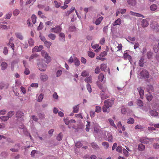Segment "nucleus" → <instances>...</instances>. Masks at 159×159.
I'll list each match as a JSON object with an SVG mask.
<instances>
[{"instance_id": "f257e3e1", "label": "nucleus", "mask_w": 159, "mask_h": 159, "mask_svg": "<svg viewBox=\"0 0 159 159\" xmlns=\"http://www.w3.org/2000/svg\"><path fill=\"white\" fill-rule=\"evenodd\" d=\"M42 55L44 58L46 59V62L47 63H49L51 61V59L48 54L45 51L43 50L41 52Z\"/></svg>"}, {"instance_id": "f03ea898", "label": "nucleus", "mask_w": 159, "mask_h": 159, "mask_svg": "<svg viewBox=\"0 0 159 159\" xmlns=\"http://www.w3.org/2000/svg\"><path fill=\"white\" fill-rule=\"evenodd\" d=\"M114 100L115 99L114 98H112L111 100H106L104 102V105L108 107H111L114 104Z\"/></svg>"}, {"instance_id": "7ed1b4c3", "label": "nucleus", "mask_w": 159, "mask_h": 159, "mask_svg": "<svg viewBox=\"0 0 159 159\" xmlns=\"http://www.w3.org/2000/svg\"><path fill=\"white\" fill-rule=\"evenodd\" d=\"M97 84L98 87L102 92L105 93L107 91V89L106 85L102 84L99 82H97Z\"/></svg>"}, {"instance_id": "20e7f679", "label": "nucleus", "mask_w": 159, "mask_h": 159, "mask_svg": "<svg viewBox=\"0 0 159 159\" xmlns=\"http://www.w3.org/2000/svg\"><path fill=\"white\" fill-rule=\"evenodd\" d=\"M151 26L152 29L155 30L157 32L159 31V25L157 22H153L151 25Z\"/></svg>"}, {"instance_id": "39448f33", "label": "nucleus", "mask_w": 159, "mask_h": 159, "mask_svg": "<svg viewBox=\"0 0 159 159\" xmlns=\"http://www.w3.org/2000/svg\"><path fill=\"white\" fill-rule=\"evenodd\" d=\"M61 28L60 26L58 25L55 27L52 28L50 31L51 32H54L56 33H57L61 31Z\"/></svg>"}, {"instance_id": "423d86ee", "label": "nucleus", "mask_w": 159, "mask_h": 159, "mask_svg": "<svg viewBox=\"0 0 159 159\" xmlns=\"http://www.w3.org/2000/svg\"><path fill=\"white\" fill-rule=\"evenodd\" d=\"M141 75L144 78H149V73L146 70H143L140 72Z\"/></svg>"}, {"instance_id": "0eeeda50", "label": "nucleus", "mask_w": 159, "mask_h": 159, "mask_svg": "<svg viewBox=\"0 0 159 159\" xmlns=\"http://www.w3.org/2000/svg\"><path fill=\"white\" fill-rule=\"evenodd\" d=\"M39 69L43 71H45L47 67V65L45 64H43L41 63H39L38 64Z\"/></svg>"}, {"instance_id": "6e6552de", "label": "nucleus", "mask_w": 159, "mask_h": 159, "mask_svg": "<svg viewBox=\"0 0 159 159\" xmlns=\"http://www.w3.org/2000/svg\"><path fill=\"white\" fill-rule=\"evenodd\" d=\"M124 58L125 60H126L128 59L129 61L131 64L133 62V61L132 58L128 54L127 52L125 53L123 55Z\"/></svg>"}, {"instance_id": "1a4fd4ad", "label": "nucleus", "mask_w": 159, "mask_h": 159, "mask_svg": "<svg viewBox=\"0 0 159 159\" xmlns=\"http://www.w3.org/2000/svg\"><path fill=\"white\" fill-rule=\"evenodd\" d=\"M43 48V47L42 45H40L39 47L36 46L32 49V52H39Z\"/></svg>"}, {"instance_id": "9d476101", "label": "nucleus", "mask_w": 159, "mask_h": 159, "mask_svg": "<svg viewBox=\"0 0 159 159\" xmlns=\"http://www.w3.org/2000/svg\"><path fill=\"white\" fill-rule=\"evenodd\" d=\"M150 139L146 137L141 138L139 139V141L142 143L147 144L149 143Z\"/></svg>"}, {"instance_id": "9b49d317", "label": "nucleus", "mask_w": 159, "mask_h": 159, "mask_svg": "<svg viewBox=\"0 0 159 159\" xmlns=\"http://www.w3.org/2000/svg\"><path fill=\"white\" fill-rule=\"evenodd\" d=\"M40 77L41 80L43 81H46L48 78V76L43 73L40 74Z\"/></svg>"}, {"instance_id": "f8f14e48", "label": "nucleus", "mask_w": 159, "mask_h": 159, "mask_svg": "<svg viewBox=\"0 0 159 159\" xmlns=\"http://www.w3.org/2000/svg\"><path fill=\"white\" fill-rule=\"evenodd\" d=\"M59 40L63 42L65 41V34L63 33H59Z\"/></svg>"}, {"instance_id": "ddd939ff", "label": "nucleus", "mask_w": 159, "mask_h": 159, "mask_svg": "<svg viewBox=\"0 0 159 159\" xmlns=\"http://www.w3.org/2000/svg\"><path fill=\"white\" fill-rule=\"evenodd\" d=\"M129 14L131 15L135 16L137 17L144 18V16L143 15L139 13L134 12L133 11H130Z\"/></svg>"}, {"instance_id": "4468645a", "label": "nucleus", "mask_w": 159, "mask_h": 159, "mask_svg": "<svg viewBox=\"0 0 159 159\" xmlns=\"http://www.w3.org/2000/svg\"><path fill=\"white\" fill-rule=\"evenodd\" d=\"M156 42L157 44V45H154L153 49L155 52H157L158 51V49L159 48V40L157 39Z\"/></svg>"}, {"instance_id": "2eb2a0df", "label": "nucleus", "mask_w": 159, "mask_h": 159, "mask_svg": "<svg viewBox=\"0 0 159 159\" xmlns=\"http://www.w3.org/2000/svg\"><path fill=\"white\" fill-rule=\"evenodd\" d=\"M137 89L139 92L141 98H143L144 95V90L141 87H139L137 88Z\"/></svg>"}, {"instance_id": "dca6fc26", "label": "nucleus", "mask_w": 159, "mask_h": 159, "mask_svg": "<svg viewBox=\"0 0 159 159\" xmlns=\"http://www.w3.org/2000/svg\"><path fill=\"white\" fill-rule=\"evenodd\" d=\"M13 37H11L9 40V42L8 44L11 47L13 50H14L15 45L13 43L11 42L13 41Z\"/></svg>"}, {"instance_id": "f3484780", "label": "nucleus", "mask_w": 159, "mask_h": 159, "mask_svg": "<svg viewBox=\"0 0 159 159\" xmlns=\"http://www.w3.org/2000/svg\"><path fill=\"white\" fill-rule=\"evenodd\" d=\"M141 25L142 27L144 28L148 25V23L147 20L143 19L141 21Z\"/></svg>"}, {"instance_id": "a211bd4d", "label": "nucleus", "mask_w": 159, "mask_h": 159, "mask_svg": "<svg viewBox=\"0 0 159 159\" xmlns=\"http://www.w3.org/2000/svg\"><path fill=\"white\" fill-rule=\"evenodd\" d=\"M1 67L2 70H4L7 69V64L5 62H3L1 64Z\"/></svg>"}, {"instance_id": "6ab92c4d", "label": "nucleus", "mask_w": 159, "mask_h": 159, "mask_svg": "<svg viewBox=\"0 0 159 159\" xmlns=\"http://www.w3.org/2000/svg\"><path fill=\"white\" fill-rule=\"evenodd\" d=\"M127 2L128 4L130 6H134L136 4V0H128Z\"/></svg>"}, {"instance_id": "aec40b11", "label": "nucleus", "mask_w": 159, "mask_h": 159, "mask_svg": "<svg viewBox=\"0 0 159 159\" xmlns=\"http://www.w3.org/2000/svg\"><path fill=\"white\" fill-rule=\"evenodd\" d=\"M15 147H17V148H12L10 149V150L14 152H16L18 151L19 149L20 148V145L19 144H16L15 146Z\"/></svg>"}, {"instance_id": "412c9836", "label": "nucleus", "mask_w": 159, "mask_h": 159, "mask_svg": "<svg viewBox=\"0 0 159 159\" xmlns=\"http://www.w3.org/2000/svg\"><path fill=\"white\" fill-rule=\"evenodd\" d=\"M150 113L152 116H157L158 115V113L156 110H152L150 111Z\"/></svg>"}, {"instance_id": "4be33fe9", "label": "nucleus", "mask_w": 159, "mask_h": 159, "mask_svg": "<svg viewBox=\"0 0 159 159\" xmlns=\"http://www.w3.org/2000/svg\"><path fill=\"white\" fill-rule=\"evenodd\" d=\"M15 35L16 38L20 39L22 40L23 39V37L21 33L19 32H16L15 33Z\"/></svg>"}, {"instance_id": "5701e85b", "label": "nucleus", "mask_w": 159, "mask_h": 159, "mask_svg": "<svg viewBox=\"0 0 159 159\" xmlns=\"http://www.w3.org/2000/svg\"><path fill=\"white\" fill-rule=\"evenodd\" d=\"M103 19V17L102 16H100L96 20L95 24L97 25H98L100 24Z\"/></svg>"}, {"instance_id": "b1692460", "label": "nucleus", "mask_w": 159, "mask_h": 159, "mask_svg": "<svg viewBox=\"0 0 159 159\" xmlns=\"http://www.w3.org/2000/svg\"><path fill=\"white\" fill-rule=\"evenodd\" d=\"M121 22V20L120 18L117 19L113 23V25L114 26L119 25H120Z\"/></svg>"}, {"instance_id": "393cba45", "label": "nucleus", "mask_w": 159, "mask_h": 159, "mask_svg": "<svg viewBox=\"0 0 159 159\" xmlns=\"http://www.w3.org/2000/svg\"><path fill=\"white\" fill-rule=\"evenodd\" d=\"M85 81L88 83H92V78L90 75L84 79Z\"/></svg>"}, {"instance_id": "a878e982", "label": "nucleus", "mask_w": 159, "mask_h": 159, "mask_svg": "<svg viewBox=\"0 0 159 159\" xmlns=\"http://www.w3.org/2000/svg\"><path fill=\"white\" fill-rule=\"evenodd\" d=\"M146 88L147 91L149 93H150L153 90L152 86L151 85H147Z\"/></svg>"}, {"instance_id": "bb28decb", "label": "nucleus", "mask_w": 159, "mask_h": 159, "mask_svg": "<svg viewBox=\"0 0 159 159\" xmlns=\"http://www.w3.org/2000/svg\"><path fill=\"white\" fill-rule=\"evenodd\" d=\"M24 116V113L20 111H19L16 114V116L17 118L21 117Z\"/></svg>"}, {"instance_id": "cd10ccee", "label": "nucleus", "mask_w": 159, "mask_h": 159, "mask_svg": "<svg viewBox=\"0 0 159 159\" xmlns=\"http://www.w3.org/2000/svg\"><path fill=\"white\" fill-rule=\"evenodd\" d=\"M145 146L142 143L138 145V150L139 151H142L144 150Z\"/></svg>"}, {"instance_id": "c85d7f7f", "label": "nucleus", "mask_w": 159, "mask_h": 159, "mask_svg": "<svg viewBox=\"0 0 159 159\" xmlns=\"http://www.w3.org/2000/svg\"><path fill=\"white\" fill-rule=\"evenodd\" d=\"M107 141L109 142H113V137L112 134L110 133H107Z\"/></svg>"}, {"instance_id": "c756f323", "label": "nucleus", "mask_w": 159, "mask_h": 159, "mask_svg": "<svg viewBox=\"0 0 159 159\" xmlns=\"http://www.w3.org/2000/svg\"><path fill=\"white\" fill-rule=\"evenodd\" d=\"M150 8L151 11H154L157 9V6L156 5L153 4L150 6Z\"/></svg>"}, {"instance_id": "7c9ffc66", "label": "nucleus", "mask_w": 159, "mask_h": 159, "mask_svg": "<svg viewBox=\"0 0 159 159\" xmlns=\"http://www.w3.org/2000/svg\"><path fill=\"white\" fill-rule=\"evenodd\" d=\"M144 59L143 57H142L139 60V65L140 66L143 67L144 66Z\"/></svg>"}, {"instance_id": "2f4dec72", "label": "nucleus", "mask_w": 159, "mask_h": 159, "mask_svg": "<svg viewBox=\"0 0 159 159\" xmlns=\"http://www.w3.org/2000/svg\"><path fill=\"white\" fill-rule=\"evenodd\" d=\"M100 96L101 99L102 100H104L109 97V96L108 95L105 93H101Z\"/></svg>"}, {"instance_id": "473e14b6", "label": "nucleus", "mask_w": 159, "mask_h": 159, "mask_svg": "<svg viewBox=\"0 0 159 159\" xmlns=\"http://www.w3.org/2000/svg\"><path fill=\"white\" fill-rule=\"evenodd\" d=\"M75 64L76 66H79L80 64V62L79 59L76 57H75L74 59Z\"/></svg>"}, {"instance_id": "72a5a7b5", "label": "nucleus", "mask_w": 159, "mask_h": 159, "mask_svg": "<svg viewBox=\"0 0 159 159\" xmlns=\"http://www.w3.org/2000/svg\"><path fill=\"white\" fill-rule=\"evenodd\" d=\"M48 37L52 40H54L56 38V35L50 33L48 35Z\"/></svg>"}, {"instance_id": "f704fd0d", "label": "nucleus", "mask_w": 159, "mask_h": 159, "mask_svg": "<svg viewBox=\"0 0 159 159\" xmlns=\"http://www.w3.org/2000/svg\"><path fill=\"white\" fill-rule=\"evenodd\" d=\"M89 75V72L85 70L83 71L81 74V75L84 77H87Z\"/></svg>"}, {"instance_id": "c9c22d12", "label": "nucleus", "mask_w": 159, "mask_h": 159, "mask_svg": "<svg viewBox=\"0 0 159 159\" xmlns=\"http://www.w3.org/2000/svg\"><path fill=\"white\" fill-rule=\"evenodd\" d=\"M100 67L102 71H105L107 68V66L106 64H101Z\"/></svg>"}, {"instance_id": "e433bc0d", "label": "nucleus", "mask_w": 159, "mask_h": 159, "mask_svg": "<svg viewBox=\"0 0 159 159\" xmlns=\"http://www.w3.org/2000/svg\"><path fill=\"white\" fill-rule=\"evenodd\" d=\"M78 105L75 106L73 107V112L74 113H77L79 111V107H78Z\"/></svg>"}, {"instance_id": "4c0bfd02", "label": "nucleus", "mask_w": 159, "mask_h": 159, "mask_svg": "<svg viewBox=\"0 0 159 159\" xmlns=\"http://www.w3.org/2000/svg\"><path fill=\"white\" fill-rule=\"evenodd\" d=\"M18 63V61H14L11 63V67L12 70H13L14 67L15 65Z\"/></svg>"}, {"instance_id": "58836bf2", "label": "nucleus", "mask_w": 159, "mask_h": 159, "mask_svg": "<svg viewBox=\"0 0 159 159\" xmlns=\"http://www.w3.org/2000/svg\"><path fill=\"white\" fill-rule=\"evenodd\" d=\"M29 45L30 46H33L34 44V41L31 38H30L28 40Z\"/></svg>"}, {"instance_id": "ea45409f", "label": "nucleus", "mask_w": 159, "mask_h": 159, "mask_svg": "<svg viewBox=\"0 0 159 159\" xmlns=\"http://www.w3.org/2000/svg\"><path fill=\"white\" fill-rule=\"evenodd\" d=\"M63 135L62 133H60L57 136V139L58 141H61L62 139Z\"/></svg>"}, {"instance_id": "a19ab883", "label": "nucleus", "mask_w": 159, "mask_h": 159, "mask_svg": "<svg viewBox=\"0 0 159 159\" xmlns=\"http://www.w3.org/2000/svg\"><path fill=\"white\" fill-rule=\"evenodd\" d=\"M102 145L103 146L104 148L106 149H107L109 146V144L106 142H103L102 143Z\"/></svg>"}, {"instance_id": "79ce46f5", "label": "nucleus", "mask_w": 159, "mask_h": 159, "mask_svg": "<svg viewBox=\"0 0 159 159\" xmlns=\"http://www.w3.org/2000/svg\"><path fill=\"white\" fill-rule=\"evenodd\" d=\"M75 8L74 7H72L71 8V10L67 11L66 13V16L69 15L71 13L75 10Z\"/></svg>"}, {"instance_id": "37998d69", "label": "nucleus", "mask_w": 159, "mask_h": 159, "mask_svg": "<svg viewBox=\"0 0 159 159\" xmlns=\"http://www.w3.org/2000/svg\"><path fill=\"white\" fill-rule=\"evenodd\" d=\"M15 112L14 111H9L7 114V116L9 118H11L14 115Z\"/></svg>"}, {"instance_id": "c03bdc74", "label": "nucleus", "mask_w": 159, "mask_h": 159, "mask_svg": "<svg viewBox=\"0 0 159 159\" xmlns=\"http://www.w3.org/2000/svg\"><path fill=\"white\" fill-rule=\"evenodd\" d=\"M109 107H107V106H105V105H104L102 107V111L103 112H107L108 113L109 112V111L108 109Z\"/></svg>"}, {"instance_id": "a18cd8bd", "label": "nucleus", "mask_w": 159, "mask_h": 159, "mask_svg": "<svg viewBox=\"0 0 159 159\" xmlns=\"http://www.w3.org/2000/svg\"><path fill=\"white\" fill-rule=\"evenodd\" d=\"M0 119L3 121H6L9 119V118L7 116H2L0 117Z\"/></svg>"}, {"instance_id": "49530a36", "label": "nucleus", "mask_w": 159, "mask_h": 159, "mask_svg": "<svg viewBox=\"0 0 159 159\" xmlns=\"http://www.w3.org/2000/svg\"><path fill=\"white\" fill-rule=\"evenodd\" d=\"M137 105L139 107H142L143 105V103L142 101L139 99L137 100Z\"/></svg>"}, {"instance_id": "de8ad7c7", "label": "nucleus", "mask_w": 159, "mask_h": 159, "mask_svg": "<svg viewBox=\"0 0 159 159\" xmlns=\"http://www.w3.org/2000/svg\"><path fill=\"white\" fill-rule=\"evenodd\" d=\"M104 78V76L103 74L101 73L98 76V79L99 81L102 82Z\"/></svg>"}, {"instance_id": "09e8293b", "label": "nucleus", "mask_w": 159, "mask_h": 159, "mask_svg": "<svg viewBox=\"0 0 159 159\" xmlns=\"http://www.w3.org/2000/svg\"><path fill=\"white\" fill-rule=\"evenodd\" d=\"M31 20H32V21L33 22V23L34 24L36 21V16L34 15H32L31 17Z\"/></svg>"}, {"instance_id": "8fccbe9b", "label": "nucleus", "mask_w": 159, "mask_h": 159, "mask_svg": "<svg viewBox=\"0 0 159 159\" xmlns=\"http://www.w3.org/2000/svg\"><path fill=\"white\" fill-rule=\"evenodd\" d=\"M108 120L110 123V125L111 126L114 127L115 128H117L116 126L115 125L114 122V121L112 119H109Z\"/></svg>"}, {"instance_id": "3c124183", "label": "nucleus", "mask_w": 159, "mask_h": 159, "mask_svg": "<svg viewBox=\"0 0 159 159\" xmlns=\"http://www.w3.org/2000/svg\"><path fill=\"white\" fill-rule=\"evenodd\" d=\"M134 122V120L132 118H129L128 120L127 123L129 124H133Z\"/></svg>"}, {"instance_id": "603ef678", "label": "nucleus", "mask_w": 159, "mask_h": 159, "mask_svg": "<svg viewBox=\"0 0 159 159\" xmlns=\"http://www.w3.org/2000/svg\"><path fill=\"white\" fill-rule=\"evenodd\" d=\"M123 150L122 147L121 146H118L116 149V151L119 152L121 153Z\"/></svg>"}, {"instance_id": "864d4df0", "label": "nucleus", "mask_w": 159, "mask_h": 159, "mask_svg": "<svg viewBox=\"0 0 159 159\" xmlns=\"http://www.w3.org/2000/svg\"><path fill=\"white\" fill-rule=\"evenodd\" d=\"M54 2L55 6L56 8H58L61 6V3L60 2H58L57 1H54Z\"/></svg>"}, {"instance_id": "5fc2aeb1", "label": "nucleus", "mask_w": 159, "mask_h": 159, "mask_svg": "<svg viewBox=\"0 0 159 159\" xmlns=\"http://www.w3.org/2000/svg\"><path fill=\"white\" fill-rule=\"evenodd\" d=\"M88 54L89 57L92 58L95 56V53L89 51L88 52Z\"/></svg>"}, {"instance_id": "6e6d98bb", "label": "nucleus", "mask_w": 159, "mask_h": 159, "mask_svg": "<svg viewBox=\"0 0 159 159\" xmlns=\"http://www.w3.org/2000/svg\"><path fill=\"white\" fill-rule=\"evenodd\" d=\"M152 56V53L151 52H148L147 54V57L148 59H151Z\"/></svg>"}, {"instance_id": "4d7b16f0", "label": "nucleus", "mask_w": 159, "mask_h": 159, "mask_svg": "<svg viewBox=\"0 0 159 159\" xmlns=\"http://www.w3.org/2000/svg\"><path fill=\"white\" fill-rule=\"evenodd\" d=\"M86 87L89 92L91 93L92 91L91 85L89 84H88L86 85Z\"/></svg>"}, {"instance_id": "13d9d810", "label": "nucleus", "mask_w": 159, "mask_h": 159, "mask_svg": "<svg viewBox=\"0 0 159 159\" xmlns=\"http://www.w3.org/2000/svg\"><path fill=\"white\" fill-rule=\"evenodd\" d=\"M122 152H123L124 154L126 156H128L129 155V152H128L127 150L125 148L123 149V150Z\"/></svg>"}, {"instance_id": "bf43d9fd", "label": "nucleus", "mask_w": 159, "mask_h": 159, "mask_svg": "<svg viewBox=\"0 0 159 159\" xmlns=\"http://www.w3.org/2000/svg\"><path fill=\"white\" fill-rule=\"evenodd\" d=\"M44 43L45 44L46 46L48 48H49L52 44L51 43L48 41H45V42Z\"/></svg>"}, {"instance_id": "052dcab7", "label": "nucleus", "mask_w": 159, "mask_h": 159, "mask_svg": "<svg viewBox=\"0 0 159 159\" xmlns=\"http://www.w3.org/2000/svg\"><path fill=\"white\" fill-rule=\"evenodd\" d=\"M20 13V11L18 9H16L13 12V14L14 16H17Z\"/></svg>"}, {"instance_id": "680f3d73", "label": "nucleus", "mask_w": 159, "mask_h": 159, "mask_svg": "<svg viewBox=\"0 0 159 159\" xmlns=\"http://www.w3.org/2000/svg\"><path fill=\"white\" fill-rule=\"evenodd\" d=\"M43 98V95L42 94H40L39 97L38 101L39 102H41Z\"/></svg>"}, {"instance_id": "e2e57ef3", "label": "nucleus", "mask_w": 159, "mask_h": 159, "mask_svg": "<svg viewBox=\"0 0 159 159\" xmlns=\"http://www.w3.org/2000/svg\"><path fill=\"white\" fill-rule=\"evenodd\" d=\"M76 28L74 26H71L69 28V31L70 32H73L75 31Z\"/></svg>"}, {"instance_id": "0e129e2a", "label": "nucleus", "mask_w": 159, "mask_h": 159, "mask_svg": "<svg viewBox=\"0 0 159 159\" xmlns=\"http://www.w3.org/2000/svg\"><path fill=\"white\" fill-rule=\"evenodd\" d=\"M82 144L80 142H78L75 143V146L76 147L79 148L82 146Z\"/></svg>"}, {"instance_id": "69168bd1", "label": "nucleus", "mask_w": 159, "mask_h": 159, "mask_svg": "<svg viewBox=\"0 0 159 159\" xmlns=\"http://www.w3.org/2000/svg\"><path fill=\"white\" fill-rule=\"evenodd\" d=\"M102 108L100 107L96 106V107L95 112H99L101 111Z\"/></svg>"}, {"instance_id": "338daca9", "label": "nucleus", "mask_w": 159, "mask_h": 159, "mask_svg": "<svg viewBox=\"0 0 159 159\" xmlns=\"http://www.w3.org/2000/svg\"><path fill=\"white\" fill-rule=\"evenodd\" d=\"M37 56L38 55L37 54H32L29 58V61H31L34 58L37 57Z\"/></svg>"}, {"instance_id": "774afa93", "label": "nucleus", "mask_w": 159, "mask_h": 159, "mask_svg": "<svg viewBox=\"0 0 159 159\" xmlns=\"http://www.w3.org/2000/svg\"><path fill=\"white\" fill-rule=\"evenodd\" d=\"M91 46L93 48L95 49L98 48L99 45L98 44H94L93 43H91Z\"/></svg>"}]
</instances>
